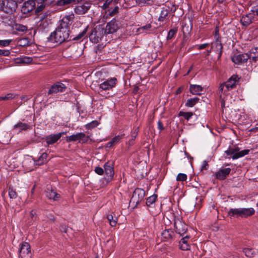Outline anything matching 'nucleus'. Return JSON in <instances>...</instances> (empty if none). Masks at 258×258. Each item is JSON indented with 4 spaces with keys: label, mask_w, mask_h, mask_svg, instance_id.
I'll use <instances>...</instances> for the list:
<instances>
[{
    "label": "nucleus",
    "mask_w": 258,
    "mask_h": 258,
    "mask_svg": "<svg viewBox=\"0 0 258 258\" xmlns=\"http://www.w3.org/2000/svg\"><path fill=\"white\" fill-rule=\"evenodd\" d=\"M226 86V82L221 84L217 91V95L221 102V106L222 108V112H224L223 109L225 107V98L226 96L225 91L224 90V87Z\"/></svg>",
    "instance_id": "12"
},
{
    "label": "nucleus",
    "mask_w": 258,
    "mask_h": 258,
    "mask_svg": "<svg viewBox=\"0 0 258 258\" xmlns=\"http://www.w3.org/2000/svg\"><path fill=\"white\" fill-rule=\"evenodd\" d=\"M208 167V162L206 160H204V161H203L202 166H201V170H206V169H207Z\"/></svg>",
    "instance_id": "56"
},
{
    "label": "nucleus",
    "mask_w": 258,
    "mask_h": 258,
    "mask_svg": "<svg viewBox=\"0 0 258 258\" xmlns=\"http://www.w3.org/2000/svg\"><path fill=\"white\" fill-rule=\"evenodd\" d=\"M28 127L29 125L27 124L22 122H19L14 126L15 130L20 128V130H26L28 128Z\"/></svg>",
    "instance_id": "38"
},
{
    "label": "nucleus",
    "mask_w": 258,
    "mask_h": 258,
    "mask_svg": "<svg viewBox=\"0 0 258 258\" xmlns=\"http://www.w3.org/2000/svg\"><path fill=\"white\" fill-rule=\"evenodd\" d=\"M238 255L236 254H235L233 255H230L228 256V257H227V258H238Z\"/></svg>",
    "instance_id": "64"
},
{
    "label": "nucleus",
    "mask_w": 258,
    "mask_h": 258,
    "mask_svg": "<svg viewBox=\"0 0 258 258\" xmlns=\"http://www.w3.org/2000/svg\"><path fill=\"white\" fill-rule=\"evenodd\" d=\"M215 176L217 179L224 180L226 178V169L222 168L220 169L215 174Z\"/></svg>",
    "instance_id": "32"
},
{
    "label": "nucleus",
    "mask_w": 258,
    "mask_h": 258,
    "mask_svg": "<svg viewBox=\"0 0 258 258\" xmlns=\"http://www.w3.org/2000/svg\"><path fill=\"white\" fill-rule=\"evenodd\" d=\"M152 26L151 23L147 24L145 25L139 27L137 29L139 34H150L153 32Z\"/></svg>",
    "instance_id": "23"
},
{
    "label": "nucleus",
    "mask_w": 258,
    "mask_h": 258,
    "mask_svg": "<svg viewBox=\"0 0 258 258\" xmlns=\"http://www.w3.org/2000/svg\"><path fill=\"white\" fill-rule=\"evenodd\" d=\"M117 83L116 78L113 77L104 80L100 84L99 87V93L101 94L103 91H107L112 89L114 88Z\"/></svg>",
    "instance_id": "4"
},
{
    "label": "nucleus",
    "mask_w": 258,
    "mask_h": 258,
    "mask_svg": "<svg viewBox=\"0 0 258 258\" xmlns=\"http://www.w3.org/2000/svg\"><path fill=\"white\" fill-rule=\"evenodd\" d=\"M211 47L212 51L219 53V57L222 53V46L220 41L217 39L215 41L211 43Z\"/></svg>",
    "instance_id": "25"
},
{
    "label": "nucleus",
    "mask_w": 258,
    "mask_h": 258,
    "mask_svg": "<svg viewBox=\"0 0 258 258\" xmlns=\"http://www.w3.org/2000/svg\"><path fill=\"white\" fill-rule=\"evenodd\" d=\"M192 115L193 113L190 112L180 111L178 113V116H183L187 120H188Z\"/></svg>",
    "instance_id": "37"
},
{
    "label": "nucleus",
    "mask_w": 258,
    "mask_h": 258,
    "mask_svg": "<svg viewBox=\"0 0 258 258\" xmlns=\"http://www.w3.org/2000/svg\"><path fill=\"white\" fill-rule=\"evenodd\" d=\"M209 45V43H204V44H201L199 45H197V47L199 49H203L206 48Z\"/></svg>",
    "instance_id": "60"
},
{
    "label": "nucleus",
    "mask_w": 258,
    "mask_h": 258,
    "mask_svg": "<svg viewBox=\"0 0 258 258\" xmlns=\"http://www.w3.org/2000/svg\"><path fill=\"white\" fill-rule=\"evenodd\" d=\"M251 12L254 14V16L255 15L258 16V3L255 6L252 7Z\"/></svg>",
    "instance_id": "55"
},
{
    "label": "nucleus",
    "mask_w": 258,
    "mask_h": 258,
    "mask_svg": "<svg viewBox=\"0 0 258 258\" xmlns=\"http://www.w3.org/2000/svg\"><path fill=\"white\" fill-rule=\"evenodd\" d=\"M104 172L107 177V180L108 181L111 180L114 174L112 164L110 162L106 163L104 165Z\"/></svg>",
    "instance_id": "19"
},
{
    "label": "nucleus",
    "mask_w": 258,
    "mask_h": 258,
    "mask_svg": "<svg viewBox=\"0 0 258 258\" xmlns=\"http://www.w3.org/2000/svg\"><path fill=\"white\" fill-rule=\"evenodd\" d=\"M60 230L61 231L66 233L67 232V228L66 226L61 225L60 227Z\"/></svg>",
    "instance_id": "62"
},
{
    "label": "nucleus",
    "mask_w": 258,
    "mask_h": 258,
    "mask_svg": "<svg viewBox=\"0 0 258 258\" xmlns=\"http://www.w3.org/2000/svg\"><path fill=\"white\" fill-rule=\"evenodd\" d=\"M32 58L28 56H24L22 57L17 58L16 59L17 62L19 63L28 64L31 63L32 61Z\"/></svg>",
    "instance_id": "30"
},
{
    "label": "nucleus",
    "mask_w": 258,
    "mask_h": 258,
    "mask_svg": "<svg viewBox=\"0 0 258 258\" xmlns=\"http://www.w3.org/2000/svg\"><path fill=\"white\" fill-rule=\"evenodd\" d=\"M48 25V24L46 21H42L40 23V24L39 25V27H40L41 26H42V28H45Z\"/></svg>",
    "instance_id": "61"
},
{
    "label": "nucleus",
    "mask_w": 258,
    "mask_h": 258,
    "mask_svg": "<svg viewBox=\"0 0 258 258\" xmlns=\"http://www.w3.org/2000/svg\"><path fill=\"white\" fill-rule=\"evenodd\" d=\"M98 124L99 123L97 120H93L91 122L86 124L85 127L87 129L90 130L96 127Z\"/></svg>",
    "instance_id": "44"
},
{
    "label": "nucleus",
    "mask_w": 258,
    "mask_h": 258,
    "mask_svg": "<svg viewBox=\"0 0 258 258\" xmlns=\"http://www.w3.org/2000/svg\"><path fill=\"white\" fill-rule=\"evenodd\" d=\"M139 132V127L134 128L133 130L131 132V140L128 141L130 145H132L134 144V141L136 138Z\"/></svg>",
    "instance_id": "33"
},
{
    "label": "nucleus",
    "mask_w": 258,
    "mask_h": 258,
    "mask_svg": "<svg viewBox=\"0 0 258 258\" xmlns=\"http://www.w3.org/2000/svg\"><path fill=\"white\" fill-rule=\"evenodd\" d=\"M113 146V145H112V142H111V141H110L108 142L106 144V147L107 148H110V147H112V146Z\"/></svg>",
    "instance_id": "63"
},
{
    "label": "nucleus",
    "mask_w": 258,
    "mask_h": 258,
    "mask_svg": "<svg viewBox=\"0 0 258 258\" xmlns=\"http://www.w3.org/2000/svg\"><path fill=\"white\" fill-rule=\"evenodd\" d=\"M124 136V134H123L121 135H118L113 138L111 140L112 145L114 146L115 145L117 144L120 142V141L123 138Z\"/></svg>",
    "instance_id": "41"
},
{
    "label": "nucleus",
    "mask_w": 258,
    "mask_h": 258,
    "mask_svg": "<svg viewBox=\"0 0 258 258\" xmlns=\"http://www.w3.org/2000/svg\"><path fill=\"white\" fill-rule=\"evenodd\" d=\"M89 139V137L86 136L83 133H79L75 135H73L66 137V141L67 142L79 141L82 143H86Z\"/></svg>",
    "instance_id": "8"
},
{
    "label": "nucleus",
    "mask_w": 258,
    "mask_h": 258,
    "mask_svg": "<svg viewBox=\"0 0 258 258\" xmlns=\"http://www.w3.org/2000/svg\"><path fill=\"white\" fill-rule=\"evenodd\" d=\"M95 172L98 175H101L103 174L104 170V169L100 167H96L95 168Z\"/></svg>",
    "instance_id": "54"
},
{
    "label": "nucleus",
    "mask_w": 258,
    "mask_h": 258,
    "mask_svg": "<svg viewBox=\"0 0 258 258\" xmlns=\"http://www.w3.org/2000/svg\"><path fill=\"white\" fill-rule=\"evenodd\" d=\"M70 30L62 29L57 27L55 30L52 32L48 38V41L52 43L61 44L63 42L68 40L70 35Z\"/></svg>",
    "instance_id": "1"
},
{
    "label": "nucleus",
    "mask_w": 258,
    "mask_h": 258,
    "mask_svg": "<svg viewBox=\"0 0 258 258\" xmlns=\"http://www.w3.org/2000/svg\"><path fill=\"white\" fill-rule=\"evenodd\" d=\"M177 32V29L176 28H174L170 29L168 32L167 40H171L173 38L174 35Z\"/></svg>",
    "instance_id": "43"
},
{
    "label": "nucleus",
    "mask_w": 258,
    "mask_h": 258,
    "mask_svg": "<svg viewBox=\"0 0 258 258\" xmlns=\"http://www.w3.org/2000/svg\"><path fill=\"white\" fill-rule=\"evenodd\" d=\"M12 40H0V46L5 47L9 46Z\"/></svg>",
    "instance_id": "52"
},
{
    "label": "nucleus",
    "mask_w": 258,
    "mask_h": 258,
    "mask_svg": "<svg viewBox=\"0 0 258 258\" xmlns=\"http://www.w3.org/2000/svg\"><path fill=\"white\" fill-rule=\"evenodd\" d=\"M157 196L156 195H153L152 196L148 197L147 199L146 204L149 206L154 204L156 201Z\"/></svg>",
    "instance_id": "42"
},
{
    "label": "nucleus",
    "mask_w": 258,
    "mask_h": 258,
    "mask_svg": "<svg viewBox=\"0 0 258 258\" xmlns=\"http://www.w3.org/2000/svg\"><path fill=\"white\" fill-rule=\"evenodd\" d=\"M136 2L137 4L143 7L146 5H151L152 4L153 1V0H136Z\"/></svg>",
    "instance_id": "36"
},
{
    "label": "nucleus",
    "mask_w": 258,
    "mask_h": 258,
    "mask_svg": "<svg viewBox=\"0 0 258 258\" xmlns=\"http://www.w3.org/2000/svg\"><path fill=\"white\" fill-rule=\"evenodd\" d=\"M66 134V132H61L56 134H51L46 136L44 138V140L48 145H52L57 142L60 139L62 135Z\"/></svg>",
    "instance_id": "14"
},
{
    "label": "nucleus",
    "mask_w": 258,
    "mask_h": 258,
    "mask_svg": "<svg viewBox=\"0 0 258 258\" xmlns=\"http://www.w3.org/2000/svg\"><path fill=\"white\" fill-rule=\"evenodd\" d=\"M174 227L177 233L180 235H184L187 230V225L182 221L180 216H176L173 214Z\"/></svg>",
    "instance_id": "2"
},
{
    "label": "nucleus",
    "mask_w": 258,
    "mask_h": 258,
    "mask_svg": "<svg viewBox=\"0 0 258 258\" xmlns=\"http://www.w3.org/2000/svg\"><path fill=\"white\" fill-rule=\"evenodd\" d=\"M86 33V29L84 30L81 33L78 34L77 36L74 37L73 40H78L81 39Z\"/></svg>",
    "instance_id": "53"
},
{
    "label": "nucleus",
    "mask_w": 258,
    "mask_h": 258,
    "mask_svg": "<svg viewBox=\"0 0 258 258\" xmlns=\"http://www.w3.org/2000/svg\"><path fill=\"white\" fill-rule=\"evenodd\" d=\"M168 15V12L167 10L164 9L161 11L160 16L158 18V21L160 22H163L164 21V20L166 19V17Z\"/></svg>",
    "instance_id": "40"
},
{
    "label": "nucleus",
    "mask_w": 258,
    "mask_h": 258,
    "mask_svg": "<svg viewBox=\"0 0 258 258\" xmlns=\"http://www.w3.org/2000/svg\"><path fill=\"white\" fill-rule=\"evenodd\" d=\"M101 33L95 29L90 34V39L93 43H97L101 40Z\"/></svg>",
    "instance_id": "26"
},
{
    "label": "nucleus",
    "mask_w": 258,
    "mask_h": 258,
    "mask_svg": "<svg viewBox=\"0 0 258 258\" xmlns=\"http://www.w3.org/2000/svg\"><path fill=\"white\" fill-rule=\"evenodd\" d=\"M249 152V150L248 149L240 151L238 147H235L233 148H229L228 150H227V155H231V158L233 159H237L248 154Z\"/></svg>",
    "instance_id": "5"
},
{
    "label": "nucleus",
    "mask_w": 258,
    "mask_h": 258,
    "mask_svg": "<svg viewBox=\"0 0 258 258\" xmlns=\"http://www.w3.org/2000/svg\"><path fill=\"white\" fill-rule=\"evenodd\" d=\"M10 54L9 50H1L0 49V55L3 56H8Z\"/></svg>",
    "instance_id": "58"
},
{
    "label": "nucleus",
    "mask_w": 258,
    "mask_h": 258,
    "mask_svg": "<svg viewBox=\"0 0 258 258\" xmlns=\"http://www.w3.org/2000/svg\"><path fill=\"white\" fill-rule=\"evenodd\" d=\"M3 5V11L6 13H12L17 8V4L14 0H5Z\"/></svg>",
    "instance_id": "11"
},
{
    "label": "nucleus",
    "mask_w": 258,
    "mask_h": 258,
    "mask_svg": "<svg viewBox=\"0 0 258 258\" xmlns=\"http://www.w3.org/2000/svg\"><path fill=\"white\" fill-rule=\"evenodd\" d=\"M19 44L20 46H25L29 45V41L28 39L27 38H23L20 39L18 41Z\"/></svg>",
    "instance_id": "50"
},
{
    "label": "nucleus",
    "mask_w": 258,
    "mask_h": 258,
    "mask_svg": "<svg viewBox=\"0 0 258 258\" xmlns=\"http://www.w3.org/2000/svg\"><path fill=\"white\" fill-rule=\"evenodd\" d=\"M243 252L247 257H252L256 253V251L252 248H246L243 249Z\"/></svg>",
    "instance_id": "35"
},
{
    "label": "nucleus",
    "mask_w": 258,
    "mask_h": 258,
    "mask_svg": "<svg viewBox=\"0 0 258 258\" xmlns=\"http://www.w3.org/2000/svg\"><path fill=\"white\" fill-rule=\"evenodd\" d=\"M91 7V4L85 2L83 4L79 5L75 8V12L78 15H83L87 12Z\"/></svg>",
    "instance_id": "17"
},
{
    "label": "nucleus",
    "mask_w": 258,
    "mask_h": 258,
    "mask_svg": "<svg viewBox=\"0 0 258 258\" xmlns=\"http://www.w3.org/2000/svg\"><path fill=\"white\" fill-rule=\"evenodd\" d=\"M74 19L73 14L66 15L59 21L57 27L62 29L70 30V26L72 24Z\"/></svg>",
    "instance_id": "7"
},
{
    "label": "nucleus",
    "mask_w": 258,
    "mask_h": 258,
    "mask_svg": "<svg viewBox=\"0 0 258 258\" xmlns=\"http://www.w3.org/2000/svg\"><path fill=\"white\" fill-rule=\"evenodd\" d=\"M158 128L160 130V131H161L164 130V127L163 126V124L161 120H159L158 121Z\"/></svg>",
    "instance_id": "59"
},
{
    "label": "nucleus",
    "mask_w": 258,
    "mask_h": 258,
    "mask_svg": "<svg viewBox=\"0 0 258 258\" xmlns=\"http://www.w3.org/2000/svg\"><path fill=\"white\" fill-rule=\"evenodd\" d=\"M118 11V8L117 7H115L114 9L109 10L108 11V15L110 16H113L116 14Z\"/></svg>",
    "instance_id": "51"
},
{
    "label": "nucleus",
    "mask_w": 258,
    "mask_h": 258,
    "mask_svg": "<svg viewBox=\"0 0 258 258\" xmlns=\"http://www.w3.org/2000/svg\"><path fill=\"white\" fill-rule=\"evenodd\" d=\"M67 88L66 84L61 82H57L52 85L50 88L48 94H54L58 93L63 92Z\"/></svg>",
    "instance_id": "10"
},
{
    "label": "nucleus",
    "mask_w": 258,
    "mask_h": 258,
    "mask_svg": "<svg viewBox=\"0 0 258 258\" xmlns=\"http://www.w3.org/2000/svg\"><path fill=\"white\" fill-rule=\"evenodd\" d=\"M107 220L111 226H115L117 223L116 217H113L112 214H109L107 216Z\"/></svg>",
    "instance_id": "39"
},
{
    "label": "nucleus",
    "mask_w": 258,
    "mask_h": 258,
    "mask_svg": "<svg viewBox=\"0 0 258 258\" xmlns=\"http://www.w3.org/2000/svg\"><path fill=\"white\" fill-rule=\"evenodd\" d=\"M247 54L250 60L254 62L258 61V47L252 48Z\"/></svg>",
    "instance_id": "24"
},
{
    "label": "nucleus",
    "mask_w": 258,
    "mask_h": 258,
    "mask_svg": "<svg viewBox=\"0 0 258 258\" xmlns=\"http://www.w3.org/2000/svg\"><path fill=\"white\" fill-rule=\"evenodd\" d=\"M199 101V98L198 97H194L187 99L185 105L187 107H192L196 104Z\"/></svg>",
    "instance_id": "31"
},
{
    "label": "nucleus",
    "mask_w": 258,
    "mask_h": 258,
    "mask_svg": "<svg viewBox=\"0 0 258 258\" xmlns=\"http://www.w3.org/2000/svg\"><path fill=\"white\" fill-rule=\"evenodd\" d=\"M248 59V55L247 53L239 54L231 57L233 62L237 64H242Z\"/></svg>",
    "instance_id": "15"
},
{
    "label": "nucleus",
    "mask_w": 258,
    "mask_h": 258,
    "mask_svg": "<svg viewBox=\"0 0 258 258\" xmlns=\"http://www.w3.org/2000/svg\"><path fill=\"white\" fill-rule=\"evenodd\" d=\"M16 95L13 93H8L4 96L0 97V101L8 100L14 98L16 97Z\"/></svg>",
    "instance_id": "45"
},
{
    "label": "nucleus",
    "mask_w": 258,
    "mask_h": 258,
    "mask_svg": "<svg viewBox=\"0 0 258 258\" xmlns=\"http://www.w3.org/2000/svg\"><path fill=\"white\" fill-rule=\"evenodd\" d=\"M47 156L46 153H43L37 160L34 161L35 164L37 165L43 164L46 162Z\"/></svg>",
    "instance_id": "28"
},
{
    "label": "nucleus",
    "mask_w": 258,
    "mask_h": 258,
    "mask_svg": "<svg viewBox=\"0 0 258 258\" xmlns=\"http://www.w3.org/2000/svg\"><path fill=\"white\" fill-rule=\"evenodd\" d=\"M189 89L191 93L194 95H200L203 91L202 87L198 85H190Z\"/></svg>",
    "instance_id": "27"
},
{
    "label": "nucleus",
    "mask_w": 258,
    "mask_h": 258,
    "mask_svg": "<svg viewBox=\"0 0 258 258\" xmlns=\"http://www.w3.org/2000/svg\"><path fill=\"white\" fill-rule=\"evenodd\" d=\"M9 196L10 199H16L17 197V194L16 191L12 187L9 188Z\"/></svg>",
    "instance_id": "46"
},
{
    "label": "nucleus",
    "mask_w": 258,
    "mask_h": 258,
    "mask_svg": "<svg viewBox=\"0 0 258 258\" xmlns=\"http://www.w3.org/2000/svg\"><path fill=\"white\" fill-rule=\"evenodd\" d=\"M35 5V2L34 0H28L23 4L21 11L23 14H28L34 10Z\"/></svg>",
    "instance_id": "16"
},
{
    "label": "nucleus",
    "mask_w": 258,
    "mask_h": 258,
    "mask_svg": "<svg viewBox=\"0 0 258 258\" xmlns=\"http://www.w3.org/2000/svg\"><path fill=\"white\" fill-rule=\"evenodd\" d=\"M239 79L237 75H232L227 81V89H232L235 87L238 83Z\"/></svg>",
    "instance_id": "21"
},
{
    "label": "nucleus",
    "mask_w": 258,
    "mask_h": 258,
    "mask_svg": "<svg viewBox=\"0 0 258 258\" xmlns=\"http://www.w3.org/2000/svg\"><path fill=\"white\" fill-rule=\"evenodd\" d=\"M15 29L20 32H25L27 30V27L21 24H17L15 26Z\"/></svg>",
    "instance_id": "49"
},
{
    "label": "nucleus",
    "mask_w": 258,
    "mask_h": 258,
    "mask_svg": "<svg viewBox=\"0 0 258 258\" xmlns=\"http://www.w3.org/2000/svg\"><path fill=\"white\" fill-rule=\"evenodd\" d=\"M176 180L178 181H185L187 179V175L184 173H179L176 178Z\"/></svg>",
    "instance_id": "48"
},
{
    "label": "nucleus",
    "mask_w": 258,
    "mask_h": 258,
    "mask_svg": "<svg viewBox=\"0 0 258 258\" xmlns=\"http://www.w3.org/2000/svg\"><path fill=\"white\" fill-rule=\"evenodd\" d=\"M46 197L50 200L57 201L59 199L60 196L50 186H48L45 190Z\"/></svg>",
    "instance_id": "18"
},
{
    "label": "nucleus",
    "mask_w": 258,
    "mask_h": 258,
    "mask_svg": "<svg viewBox=\"0 0 258 258\" xmlns=\"http://www.w3.org/2000/svg\"><path fill=\"white\" fill-rule=\"evenodd\" d=\"M254 20V14L251 12L243 15L240 19L241 23L244 26L249 25Z\"/></svg>",
    "instance_id": "20"
},
{
    "label": "nucleus",
    "mask_w": 258,
    "mask_h": 258,
    "mask_svg": "<svg viewBox=\"0 0 258 258\" xmlns=\"http://www.w3.org/2000/svg\"><path fill=\"white\" fill-rule=\"evenodd\" d=\"M173 232L170 229H165L162 233V237L165 240H168L172 238Z\"/></svg>",
    "instance_id": "29"
},
{
    "label": "nucleus",
    "mask_w": 258,
    "mask_h": 258,
    "mask_svg": "<svg viewBox=\"0 0 258 258\" xmlns=\"http://www.w3.org/2000/svg\"><path fill=\"white\" fill-rule=\"evenodd\" d=\"M145 195V190L142 188H136L130 200V203H133L135 206H137L142 201H143Z\"/></svg>",
    "instance_id": "6"
},
{
    "label": "nucleus",
    "mask_w": 258,
    "mask_h": 258,
    "mask_svg": "<svg viewBox=\"0 0 258 258\" xmlns=\"http://www.w3.org/2000/svg\"><path fill=\"white\" fill-rule=\"evenodd\" d=\"M63 5L71 3L72 2L77 3V0H60Z\"/></svg>",
    "instance_id": "57"
},
{
    "label": "nucleus",
    "mask_w": 258,
    "mask_h": 258,
    "mask_svg": "<svg viewBox=\"0 0 258 258\" xmlns=\"http://www.w3.org/2000/svg\"><path fill=\"white\" fill-rule=\"evenodd\" d=\"M255 212V210L252 208H238L231 209L229 212V214L236 217H247L253 215Z\"/></svg>",
    "instance_id": "3"
},
{
    "label": "nucleus",
    "mask_w": 258,
    "mask_h": 258,
    "mask_svg": "<svg viewBox=\"0 0 258 258\" xmlns=\"http://www.w3.org/2000/svg\"><path fill=\"white\" fill-rule=\"evenodd\" d=\"M192 29V24L189 26L186 23L183 24L182 26V30L184 35H186L189 34Z\"/></svg>",
    "instance_id": "34"
},
{
    "label": "nucleus",
    "mask_w": 258,
    "mask_h": 258,
    "mask_svg": "<svg viewBox=\"0 0 258 258\" xmlns=\"http://www.w3.org/2000/svg\"><path fill=\"white\" fill-rule=\"evenodd\" d=\"M35 2V4H37L38 9L40 11H41L45 6V3L46 0H34Z\"/></svg>",
    "instance_id": "47"
},
{
    "label": "nucleus",
    "mask_w": 258,
    "mask_h": 258,
    "mask_svg": "<svg viewBox=\"0 0 258 258\" xmlns=\"http://www.w3.org/2000/svg\"><path fill=\"white\" fill-rule=\"evenodd\" d=\"M120 27V23L115 19H113L106 25L104 33L106 34H112L115 33Z\"/></svg>",
    "instance_id": "9"
},
{
    "label": "nucleus",
    "mask_w": 258,
    "mask_h": 258,
    "mask_svg": "<svg viewBox=\"0 0 258 258\" xmlns=\"http://www.w3.org/2000/svg\"><path fill=\"white\" fill-rule=\"evenodd\" d=\"M189 236H186L181 238L179 243V248L182 250H188L190 249V245L188 244Z\"/></svg>",
    "instance_id": "22"
},
{
    "label": "nucleus",
    "mask_w": 258,
    "mask_h": 258,
    "mask_svg": "<svg viewBox=\"0 0 258 258\" xmlns=\"http://www.w3.org/2000/svg\"><path fill=\"white\" fill-rule=\"evenodd\" d=\"M20 256L22 258H30L31 249L29 244L27 242H24L19 250Z\"/></svg>",
    "instance_id": "13"
}]
</instances>
